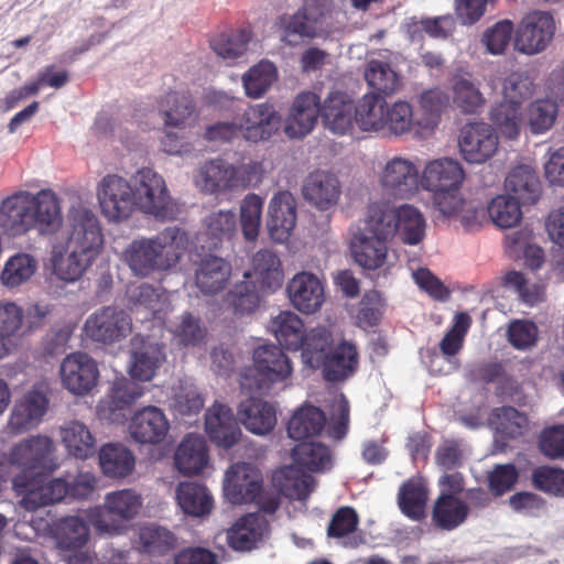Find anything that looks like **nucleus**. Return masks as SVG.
Wrapping results in <instances>:
<instances>
[{"instance_id": "79ce46f5", "label": "nucleus", "mask_w": 564, "mask_h": 564, "mask_svg": "<svg viewBox=\"0 0 564 564\" xmlns=\"http://www.w3.org/2000/svg\"><path fill=\"white\" fill-rule=\"evenodd\" d=\"M144 394V389L126 378L112 381L109 394L97 404V413L101 419L113 420L116 411L131 405Z\"/></svg>"}, {"instance_id": "3c124183", "label": "nucleus", "mask_w": 564, "mask_h": 564, "mask_svg": "<svg viewBox=\"0 0 564 564\" xmlns=\"http://www.w3.org/2000/svg\"><path fill=\"white\" fill-rule=\"evenodd\" d=\"M138 547L151 556H163L177 545V538L165 527L149 523L139 529Z\"/></svg>"}, {"instance_id": "f03ea898", "label": "nucleus", "mask_w": 564, "mask_h": 564, "mask_svg": "<svg viewBox=\"0 0 564 564\" xmlns=\"http://www.w3.org/2000/svg\"><path fill=\"white\" fill-rule=\"evenodd\" d=\"M465 180L463 164L448 156L431 160L422 170V184L435 193L434 205L437 210L469 231L480 227L484 213L479 203L462 196L459 189Z\"/></svg>"}, {"instance_id": "8fccbe9b", "label": "nucleus", "mask_w": 564, "mask_h": 564, "mask_svg": "<svg viewBox=\"0 0 564 564\" xmlns=\"http://www.w3.org/2000/svg\"><path fill=\"white\" fill-rule=\"evenodd\" d=\"M468 511L465 501L455 495L443 492L434 503L432 519L438 528L452 531L465 522Z\"/></svg>"}, {"instance_id": "c85d7f7f", "label": "nucleus", "mask_w": 564, "mask_h": 564, "mask_svg": "<svg viewBox=\"0 0 564 564\" xmlns=\"http://www.w3.org/2000/svg\"><path fill=\"white\" fill-rule=\"evenodd\" d=\"M245 278L253 280L264 291L274 292L283 282L282 261L273 250L260 249L252 256L250 270Z\"/></svg>"}, {"instance_id": "412c9836", "label": "nucleus", "mask_w": 564, "mask_h": 564, "mask_svg": "<svg viewBox=\"0 0 564 564\" xmlns=\"http://www.w3.org/2000/svg\"><path fill=\"white\" fill-rule=\"evenodd\" d=\"M319 115V96L313 91H302L294 98L285 118V134L290 138L307 135L316 126Z\"/></svg>"}, {"instance_id": "ddd939ff", "label": "nucleus", "mask_w": 564, "mask_h": 564, "mask_svg": "<svg viewBox=\"0 0 564 564\" xmlns=\"http://www.w3.org/2000/svg\"><path fill=\"white\" fill-rule=\"evenodd\" d=\"M555 30V21L550 12L531 11L518 24L514 47L527 55L539 54L552 42Z\"/></svg>"}, {"instance_id": "c9c22d12", "label": "nucleus", "mask_w": 564, "mask_h": 564, "mask_svg": "<svg viewBox=\"0 0 564 564\" xmlns=\"http://www.w3.org/2000/svg\"><path fill=\"white\" fill-rule=\"evenodd\" d=\"M269 523L259 513H249L238 519L227 531V541L236 551H250L268 533Z\"/></svg>"}, {"instance_id": "6e6552de", "label": "nucleus", "mask_w": 564, "mask_h": 564, "mask_svg": "<svg viewBox=\"0 0 564 564\" xmlns=\"http://www.w3.org/2000/svg\"><path fill=\"white\" fill-rule=\"evenodd\" d=\"M55 445L51 437L45 435H33L14 444L8 455L11 466L21 469L12 479V488L21 500L26 498V492H20L15 487V480L25 476L29 479L41 478L43 485L47 484L46 476L36 469H47L53 471L57 468V464L53 460Z\"/></svg>"}, {"instance_id": "4468645a", "label": "nucleus", "mask_w": 564, "mask_h": 564, "mask_svg": "<svg viewBox=\"0 0 564 564\" xmlns=\"http://www.w3.org/2000/svg\"><path fill=\"white\" fill-rule=\"evenodd\" d=\"M97 198L104 216L112 221L128 218L135 208L133 187L117 174H108L97 186Z\"/></svg>"}, {"instance_id": "5701e85b", "label": "nucleus", "mask_w": 564, "mask_h": 564, "mask_svg": "<svg viewBox=\"0 0 564 564\" xmlns=\"http://www.w3.org/2000/svg\"><path fill=\"white\" fill-rule=\"evenodd\" d=\"M205 431L209 440L223 448H230L238 443L241 430L231 409L215 401L205 414Z\"/></svg>"}, {"instance_id": "1a4fd4ad", "label": "nucleus", "mask_w": 564, "mask_h": 564, "mask_svg": "<svg viewBox=\"0 0 564 564\" xmlns=\"http://www.w3.org/2000/svg\"><path fill=\"white\" fill-rule=\"evenodd\" d=\"M135 207L156 219H175L176 203L170 196L164 178L151 169H141L134 176Z\"/></svg>"}, {"instance_id": "de8ad7c7", "label": "nucleus", "mask_w": 564, "mask_h": 564, "mask_svg": "<svg viewBox=\"0 0 564 564\" xmlns=\"http://www.w3.org/2000/svg\"><path fill=\"white\" fill-rule=\"evenodd\" d=\"M128 295L137 311L142 308L148 311L147 318L150 315L155 319L162 321L171 306L167 293L148 283L129 288Z\"/></svg>"}, {"instance_id": "ea45409f", "label": "nucleus", "mask_w": 564, "mask_h": 564, "mask_svg": "<svg viewBox=\"0 0 564 564\" xmlns=\"http://www.w3.org/2000/svg\"><path fill=\"white\" fill-rule=\"evenodd\" d=\"M33 228L43 234H53L62 226V212L56 194L51 189L31 193Z\"/></svg>"}, {"instance_id": "49530a36", "label": "nucleus", "mask_w": 564, "mask_h": 564, "mask_svg": "<svg viewBox=\"0 0 564 564\" xmlns=\"http://www.w3.org/2000/svg\"><path fill=\"white\" fill-rule=\"evenodd\" d=\"M388 101L376 93L365 94L355 105V122L366 132L384 130V116Z\"/></svg>"}, {"instance_id": "e2e57ef3", "label": "nucleus", "mask_w": 564, "mask_h": 564, "mask_svg": "<svg viewBox=\"0 0 564 564\" xmlns=\"http://www.w3.org/2000/svg\"><path fill=\"white\" fill-rule=\"evenodd\" d=\"M278 78L276 67L272 62L261 61L242 76L246 95L260 98Z\"/></svg>"}, {"instance_id": "f704fd0d", "label": "nucleus", "mask_w": 564, "mask_h": 564, "mask_svg": "<svg viewBox=\"0 0 564 564\" xmlns=\"http://www.w3.org/2000/svg\"><path fill=\"white\" fill-rule=\"evenodd\" d=\"M59 436L68 456L86 460L97 453V438L88 425L78 420L65 422Z\"/></svg>"}, {"instance_id": "e433bc0d", "label": "nucleus", "mask_w": 564, "mask_h": 564, "mask_svg": "<svg viewBox=\"0 0 564 564\" xmlns=\"http://www.w3.org/2000/svg\"><path fill=\"white\" fill-rule=\"evenodd\" d=\"M194 183L200 192L206 194L235 189L234 165L221 159L209 160L197 170Z\"/></svg>"}, {"instance_id": "bb28decb", "label": "nucleus", "mask_w": 564, "mask_h": 564, "mask_svg": "<svg viewBox=\"0 0 564 564\" xmlns=\"http://www.w3.org/2000/svg\"><path fill=\"white\" fill-rule=\"evenodd\" d=\"M349 250L354 261L364 270L375 271L388 261V241L369 236L360 229H349Z\"/></svg>"}, {"instance_id": "6e6d98bb", "label": "nucleus", "mask_w": 564, "mask_h": 564, "mask_svg": "<svg viewBox=\"0 0 564 564\" xmlns=\"http://www.w3.org/2000/svg\"><path fill=\"white\" fill-rule=\"evenodd\" d=\"M334 338L326 326H316L305 332L301 344L303 362L313 369H318L323 357L330 350Z\"/></svg>"}, {"instance_id": "9d476101", "label": "nucleus", "mask_w": 564, "mask_h": 564, "mask_svg": "<svg viewBox=\"0 0 564 564\" xmlns=\"http://www.w3.org/2000/svg\"><path fill=\"white\" fill-rule=\"evenodd\" d=\"M58 372L62 387L78 398L91 394L100 376L97 361L84 351L68 354L62 360Z\"/></svg>"}, {"instance_id": "5fc2aeb1", "label": "nucleus", "mask_w": 564, "mask_h": 564, "mask_svg": "<svg viewBox=\"0 0 564 564\" xmlns=\"http://www.w3.org/2000/svg\"><path fill=\"white\" fill-rule=\"evenodd\" d=\"M175 494L177 505L186 514L202 517L213 508V498L207 488L197 482H180Z\"/></svg>"}, {"instance_id": "4c0bfd02", "label": "nucleus", "mask_w": 564, "mask_h": 564, "mask_svg": "<svg viewBox=\"0 0 564 564\" xmlns=\"http://www.w3.org/2000/svg\"><path fill=\"white\" fill-rule=\"evenodd\" d=\"M238 417L252 434L267 435L276 424L275 408L267 401L249 398L238 406Z\"/></svg>"}, {"instance_id": "9b49d317", "label": "nucleus", "mask_w": 564, "mask_h": 564, "mask_svg": "<svg viewBox=\"0 0 564 564\" xmlns=\"http://www.w3.org/2000/svg\"><path fill=\"white\" fill-rule=\"evenodd\" d=\"M420 166L410 158H389L378 172V182L384 194L406 199L419 189Z\"/></svg>"}, {"instance_id": "f3484780", "label": "nucleus", "mask_w": 564, "mask_h": 564, "mask_svg": "<svg viewBox=\"0 0 564 564\" xmlns=\"http://www.w3.org/2000/svg\"><path fill=\"white\" fill-rule=\"evenodd\" d=\"M286 294L291 305L306 315L318 312L325 301L323 281L308 271L296 273L288 282Z\"/></svg>"}, {"instance_id": "b1692460", "label": "nucleus", "mask_w": 564, "mask_h": 564, "mask_svg": "<svg viewBox=\"0 0 564 564\" xmlns=\"http://www.w3.org/2000/svg\"><path fill=\"white\" fill-rule=\"evenodd\" d=\"M170 422L162 409L148 405L138 410L131 417L129 432L140 444H160L169 433Z\"/></svg>"}, {"instance_id": "a18cd8bd", "label": "nucleus", "mask_w": 564, "mask_h": 564, "mask_svg": "<svg viewBox=\"0 0 564 564\" xmlns=\"http://www.w3.org/2000/svg\"><path fill=\"white\" fill-rule=\"evenodd\" d=\"M364 76L368 86L383 97L397 94L402 87L401 74L384 59L372 58L366 64Z\"/></svg>"}, {"instance_id": "680f3d73", "label": "nucleus", "mask_w": 564, "mask_h": 564, "mask_svg": "<svg viewBox=\"0 0 564 564\" xmlns=\"http://www.w3.org/2000/svg\"><path fill=\"white\" fill-rule=\"evenodd\" d=\"M205 235L209 247L217 248L223 241L230 240L237 230L236 214L232 210H218L204 219Z\"/></svg>"}, {"instance_id": "58836bf2", "label": "nucleus", "mask_w": 564, "mask_h": 564, "mask_svg": "<svg viewBox=\"0 0 564 564\" xmlns=\"http://www.w3.org/2000/svg\"><path fill=\"white\" fill-rule=\"evenodd\" d=\"M506 191L522 205L535 204L542 193L541 182L534 169L528 164L514 166L505 181Z\"/></svg>"}, {"instance_id": "f257e3e1", "label": "nucleus", "mask_w": 564, "mask_h": 564, "mask_svg": "<svg viewBox=\"0 0 564 564\" xmlns=\"http://www.w3.org/2000/svg\"><path fill=\"white\" fill-rule=\"evenodd\" d=\"M104 248L97 215L82 203L73 204L59 236L53 243L52 264L56 276L75 282L91 267Z\"/></svg>"}, {"instance_id": "7c9ffc66", "label": "nucleus", "mask_w": 564, "mask_h": 564, "mask_svg": "<svg viewBox=\"0 0 564 564\" xmlns=\"http://www.w3.org/2000/svg\"><path fill=\"white\" fill-rule=\"evenodd\" d=\"M355 109L356 106L347 94L330 91L321 105V116L327 129L345 134L356 123Z\"/></svg>"}, {"instance_id": "a211bd4d", "label": "nucleus", "mask_w": 564, "mask_h": 564, "mask_svg": "<svg viewBox=\"0 0 564 564\" xmlns=\"http://www.w3.org/2000/svg\"><path fill=\"white\" fill-rule=\"evenodd\" d=\"M48 386L37 382L14 404L9 424L18 432L35 427L48 410Z\"/></svg>"}, {"instance_id": "0eeeda50", "label": "nucleus", "mask_w": 564, "mask_h": 564, "mask_svg": "<svg viewBox=\"0 0 564 564\" xmlns=\"http://www.w3.org/2000/svg\"><path fill=\"white\" fill-rule=\"evenodd\" d=\"M141 506L139 494L132 489H121L108 492L101 505L89 510L87 518L98 534L120 535L139 513Z\"/></svg>"}, {"instance_id": "a19ab883", "label": "nucleus", "mask_w": 564, "mask_h": 564, "mask_svg": "<svg viewBox=\"0 0 564 564\" xmlns=\"http://www.w3.org/2000/svg\"><path fill=\"white\" fill-rule=\"evenodd\" d=\"M209 456L203 436L188 434L180 443L174 455V464L183 475H197L208 464Z\"/></svg>"}, {"instance_id": "2eb2a0df", "label": "nucleus", "mask_w": 564, "mask_h": 564, "mask_svg": "<svg viewBox=\"0 0 564 564\" xmlns=\"http://www.w3.org/2000/svg\"><path fill=\"white\" fill-rule=\"evenodd\" d=\"M236 120L240 134L249 142L269 140L280 129L281 117L275 108L267 102L248 106Z\"/></svg>"}, {"instance_id": "cd10ccee", "label": "nucleus", "mask_w": 564, "mask_h": 564, "mask_svg": "<svg viewBox=\"0 0 564 564\" xmlns=\"http://www.w3.org/2000/svg\"><path fill=\"white\" fill-rule=\"evenodd\" d=\"M449 101L464 115H478L486 106V97L480 90V83L470 74H456L451 79Z\"/></svg>"}, {"instance_id": "13d9d810", "label": "nucleus", "mask_w": 564, "mask_h": 564, "mask_svg": "<svg viewBox=\"0 0 564 564\" xmlns=\"http://www.w3.org/2000/svg\"><path fill=\"white\" fill-rule=\"evenodd\" d=\"M397 210L398 231L402 241L410 246L420 243L425 236L426 223L422 213L414 206L404 204Z\"/></svg>"}, {"instance_id": "2f4dec72", "label": "nucleus", "mask_w": 564, "mask_h": 564, "mask_svg": "<svg viewBox=\"0 0 564 564\" xmlns=\"http://www.w3.org/2000/svg\"><path fill=\"white\" fill-rule=\"evenodd\" d=\"M395 217V207L390 203L373 202L368 206L365 218L350 228L389 242L398 231Z\"/></svg>"}, {"instance_id": "4d7b16f0", "label": "nucleus", "mask_w": 564, "mask_h": 564, "mask_svg": "<svg viewBox=\"0 0 564 564\" xmlns=\"http://www.w3.org/2000/svg\"><path fill=\"white\" fill-rule=\"evenodd\" d=\"M326 417L316 406L304 405L290 419L288 434L293 440H304L318 435L324 429Z\"/></svg>"}, {"instance_id": "338daca9", "label": "nucleus", "mask_w": 564, "mask_h": 564, "mask_svg": "<svg viewBox=\"0 0 564 564\" xmlns=\"http://www.w3.org/2000/svg\"><path fill=\"white\" fill-rule=\"evenodd\" d=\"M278 23L282 30L281 40L291 46L300 44L305 37L322 36L315 26L306 20L301 9L294 14L282 15Z\"/></svg>"}, {"instance_id": "37998d69", "label": "nucleus", "mask_w": 564, "mask_h": 564, "mask_svg": "<svg viewBox=\"0 0 564 564\" xmlns=\"http://www.w3.org/2000/svg\"><path fill=\"white\" fill-rule=\"evenodd\" d=\"M273 484L291 500H306L315 489V479L296 465L285 466L273 475Z\"/></svg>"}, {"instance_id": "473e14b6", "label": "nucleus", "mask_w": 564, "mask_h": 564, "mask_svg": "<svg viewBox=\"0 0 564 564\" xmlns=\"http://www.w3.org/2000/svg\"><path fill=\"white\" fill-rule=\"evenodd\" d=\"M358 367V352L354 344L343 340L323 357L319 368L325 380L344 381L351 377Z\"/></svg>"}, {"instance_id": "864d4df0", "label": "nucleus", "mask_w": 564, "mask_h": 564, "mask_svg": "<svg viewBox=\"0 0 564 564\" xmlns=\"http://www.w3.org/2000/svg\"><path fill=\"white\" fill-rule=\"evenodd\" d=\"M134 464L133 454L121 444L109 443L99 451V465L108 477L123 478L133 470Z\"/></svg>"}, {"instance_id": "423d86ee", "label": "nucleus", "mask_w": 564, "mask_h": 564, "mask_svg": "<svg viewBox=\"0 0 564 564\" xmlns=\"http://www.w3.org/2000/svg\"><path fill=\"white\" fill-rule=\"evenodd\" d=\"M534 93V83L525 72H513L502 83V100L490 111L492 124L508 138L516 139L522 123V104Z\"/></svg>"}, {"instance_id": "bf43d9fd", "label": "nucleus", "mask_w": 564, "mask_h": 564, "mask_svg": "<svg viewBox=\"0 0 564 564\" xmlns=\"http://www.w3.org/2000/svg\"><path fill=\"white\" fill-rule=\"evenodd\" d=\"M292 456L296 466L310 471H325L332 467L330 451L321 443H300L293 448Z\"/></svg>"}, {"instance_id": "774afa93", "label": "nucleus", "mask_w": 564, "mask_h": 564, "mask_svg": "<svg viewBox=\"0 0 564 564\" xmlns=\"http://www.w3.org/2000/svg\"><path fill=\"white\" fill-rule=\"evenodd\" d=\"M36 270L35 259L28 253H17L4 264L0 280L7 288H17L31 279Z\"/></svg>"}, {"instance_id": "603ef678", "label": "nucleus", "mask_w": 564, "mask_h": 564, "mask_svg": "<svg viewBox=\"0 0 564 564\" xmlns=\"http://www.w3.org/2000/svg\"><path fill=\"white\" fill-rule=\"evenodd\" d=\"M90 538L88 523L78 516H68L57 523L54 539L61 551H75L84 547Z\"/></svg>"}, {"instance_id": "69168bd1", "label": "nucleus", "mask_w": 564, "mask_h": 564, "mask_svg": "<svg viewBox=\"0 0 564 564\" xmlns=\"http://www.w3.org/2000/svg\"><path fill=\"white\" fill-rule=\"evenodd\" d=\"M384 132L394 135H404L417 128L412 105L405 100H397L387 105L384 116Z\"/></svg>"}, {"instance_id": "7ed1b4c3", "label": "nucleus", "mask_w": 564, "mask_h": 564, "mask_svg": "<svg viewBox=\"0 0 564 564\" xmlns=\"http://www.w3.org/2000/svg\"><path fill=\"white\" fill-rule=\"evenodd\" d=\"M187 246V234L177 226H171L153 237L132 240L123 250L122 260L134 275L145 278L175 267Z\"/></svg>"}, {"instance_id": "393cba45", "label": "nucleus", "mask_w": 564, "mask_h": 564, "mask_svg": "<svg viewBox=\"0 0 564 564\" xmlns=\"http://www.w3.org/2000/svg\"><path fill=\"white\" fill-rule=\"evenodd\" d=\"M31 193L17 192L0 203V229L10 236H21L33 229Z\"/></svg>"}, {"instance_id": "f8f14e48", "label": "nucleus", "mask_w": 564, "mask_h": 564, "mask_svg": "<svg viewBox=\"0 0 564 564\" xmlns=\"http://www.w3.org/2000/svg\"><path fill=\"white\" fill-rule=\"evenodd\" d=\"M132 332L129 314L115 306H105L91 313L85 321L83 333L93 341L104 345L120 343Z\"/></svg>"}, {"instance_id": "aec40b11", "label": "nucleus", "mask_w": 564, "mask_h": 564, "mask_svg": "<svg viewBox=\"0 0 564 564\" xmlns=\"http://www.w3.org/2000/svg\"><path fill=\"white\" fill-rule=\"evenodd\" d=\"M497 148L498 137L488 123L475 122L463 128L459 149L467 162L484 163L496 153Z\"/></svg>"}, {"instance_id": "052dcab7", "label": "nucleus", "mask_w": 564, "mask_h": 564, "mask_svg": "<svg viewBox=\"0 0 564 564\" xmlns=\"http://www.w3.org/2000/svg\"><path fill=\"white\" fill-rule=\"evenodd\" d=\"M427 490L417 479H410L399 490L398 503L401 511L413 520H420L425 513Z\"/></svg>"}, {"instance_id": "39448f33", "label": "nucleus", "mask_w": 564, "mask_h": 564, "mask_svg": "<svg viewBox=\"0 0 564 564\" xmlns=\"http://www.w3.org/2000/svg\"><path fill=\"white\" fill-rule=\"evenodd\" d=\"M253 369L240 376L241 389L260 394L270 393L275 383H284L293 373L290 358L274 344H264L253 350Z\"/></svg>"}, {"instance_id": "72a5a7b5", "label": "nucleus", "mask_w": 564, "mask_h": 564, "mask_svg": "<svg viewBox=\"0 0 564 564\" xmlns=\"http://www.w3.org/2000/svg\"><path fill=\"white\" fill-rule=\"evenodd\" d=\"M164 346L152 340H135L131 352L130 375L140 381H150L165 361Z\"/></svg>"}, {"instance_id": "09e8293b", "label": "nucleus", "mask_w": 564, "mask_h": 564, "mask_svg": "<svg viewBox=\"0 0 564 564\" xmlns=\"http://www.w3.org/2000/svg\"><path fill=\"white\" fill-rule=\"evenodd\" d=\"M269 330L281 346L294 351L300 350L305 330L304 323L296 313L292 311L280 312L271 318Z\"/></svg>"}, {"instance_id": "c756f323", "label": "nucleus", "mask_w": 564, "mask_h": 564, "mask_svg": "<svg viewBox=\"0 0 564 564\" xmlns=\"http://www.w3.org/2000/svg\"><path fill=\"white\" fill-rule=\"evenodd\" d=\"M231 264L216 256L203 258L195 268V285L204 295L224 291L231 276Z\"/></svg>"}, {"instance_id": "4be33fe9", "label": "nucleus", "mask_w": 564, "mask_h": 564, "mask_svg": "<svg viewBox=\"0 0 564 564\" xmlns=\"http://www.w3.org/2000/svg\"><path fill=\"white\" fill-rule=\"evenodd\" d=\"M304 199L318 210H328L336 206L341 195L338 177L328 171L311 172L302 185Z\"/></svg>"}, {"instance_id": "dca6fc26", "label": "nucleus", "mask_w": 564, "mask_h": 564, "mask_svg": "<svg viewBox=\"0 0 564 564\" xmlns=\"http://www.w3.org/2000/svg\"><path fill=\"white\" fill-rule=\"evenodd\" d=\"M262 491V475L249 463L231 465L224 479V494L229 502L241 505L253 502Z\"/></svg>"}, {"instance_id": "6ab92c4d", "label": "nucleus", "mask_w": 564, "mask_h": 564, "mask_svg": "<svg viewBox=\"0 0 564 564\" xmlns=\"http://www.w3.org/2000/svg\"><path fill=\"white\" fill-rule=\"evenodd\" d=\"M296 200L289 191L273 195L268 207L267 228L270 238L278 243L289 241L296 226Z\"/></svg>"}, {"instance_id": "0e129e2a", "label": "nucleus", "mask_w": 564, "mask_h": 564, "mask_svg": "<svg viewBox=\"0 0 564 564\" xmlns=\"http://www.w3.org/2000/svg\"><path fill=\"white\" fill-rule=\"evenodd\" d=\"M489 421L498 434L509 438L523 435L529 424L527 415L512 406L496 408Z\"/></svg>"}, {"instance_id": "a878e982", "label": "nucleus", "mask_w": 564, "mask_h": 564, "mask_svg": "<svg viewBox=\"0 0 564 564\" xmlns=\"http://www.w3.org/2000/svg\"><path fill=\"white\" fill-rule=\"evenodd\" d=\"M164 129H185L197 121L198 113L192 96L186 91H170L158 102Z\"/></svg>"}, {"instance_id": "20e7f679", "label": "nucleus", "mask_w": 564, "mask_h": 564, "mask_svg": "<svg viewBox=\"0 0 564 564\" xmlns=\"http://www.w3.org/2000/svg\"><path fill=\"white\" fill-rule=\"evenodd\" d=\"M97 477L89 473H78L68 478L57 477L43 485L41 478L29 479L21 476L15 480L20 492H26V498L20 500V506L28 511H35L42 507L62 501L65 497L73 499H88L97 487Z\"/></svg>"}, {"instance_id": "c03bdc74", "label": "nucleus", "mask_w": 564, "mask_h": 564, "mask_svg": "<svg viewBox=\"0 0 564 564\" xmlns=\"http://www.w3.org/2000/svg\"><path fill=\"white\" fill-rule=\"evenodd\" d=\"M417 132L430 133L437 127L442 112L447 108L449 95L441 87H432L417 96Z\"/></svg>"}]
</instances>
